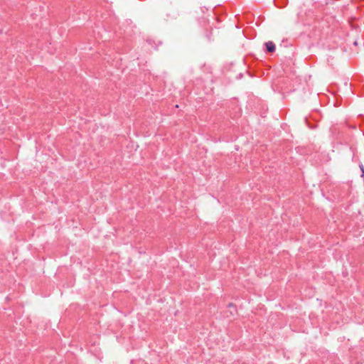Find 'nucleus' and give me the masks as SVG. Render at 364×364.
Segmentation results:
<instances>
[{"mask_svg":"<svg viewBox=\"0 0 364 364\" xmlns=\"http://www.w3.org/2000/svg\"><path fill=\"white\" fill-rule=\"evenodd\" d=\"M264 45L268 53H273L275 51L276 47L272 41L266 42Z\"/></svg>","mask_w":364,"mask_h":364,"instance_id":"nucleus-1","label":"nucleus"},{"mask_svg":"<svg viewBox=\"0 0 364 364\" xmlns=\"http://www.w3.org/2000/svg\"><path fill=\"white\" fill-rule=\"evenodd\" d=\"M228 307H230V308H232V307L235 308V306L232 304L230 303V304H228Z\"/></svg>","mask_w":364,"mask_h":364,"instance_id":"nucleus-2","label":"nucleus"}]
</instances>
